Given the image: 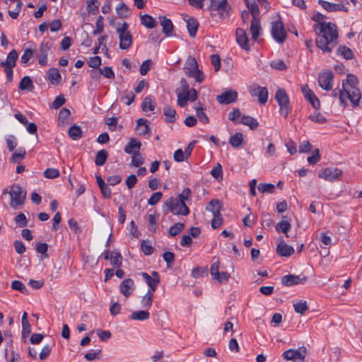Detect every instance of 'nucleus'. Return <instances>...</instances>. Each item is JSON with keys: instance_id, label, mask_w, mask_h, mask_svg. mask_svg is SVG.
I'll use <instances>...</instances> for the list:
<instances>
[{"instance_id": "nucleus-1", "label": "nucleus", "mask_w": 362, "mask_h": 362, "mask_svg": "<svg viewBox=\"0 0 362 362\" xmlns=\"http://www.w3.org/2000/svg\"><path fill=\"white\" fill-rule=\"evenodd\" d=\"M317 35L316 45L324 52H330L338 38L337 27L332 23H320L313 26Z\"/></svg>"}, {"instance_id": "nucleus-2", "label": "nucleus", "mask_w": 362, "mask_h": 362, "mask_svg": "<svg viewBox=\"0 0 362 362\" xmlns=\"http://www.w3.org/2000/svg\"><path fill=\"white\" fill-rule=\"evenodd\" d=\"M358 78L352 74H349L345 81L342 83V88L346 92L349 100L354 107L358 105L361 95L359 89L356 87Z\"/></svg>"}, {"instance_id": "nucleus-3", "label": "nucleus", "mask_w": 362, "mask_h": 362, "mask_svg": "<svg viewBox=\"0 0 362 362\" xmlns=\"http://www.w3.org/2000/svg\"><path fill=\"white\" fill-rule=\"evenodd\" d=\"M163 211L165 214L172 212L175 215L187 216L189 214V209L185 203H181L177 199L170 197L163 204Z\"/></svg>"}, {"instance_id": "nucleus-4", "label": "nucleus", "mask_w": 362, "mask_h": 362, "mask_svg": "<svg viewBox=\"0 0 362 362\" xmlns=\"http://www.w3.org/2000/svg\"><path fill=\"white\" fill-rule=\"evenodd\" d=\"M183 69L185 75L194 78L196 82L200 83L204 81V74L199 69L198 63L194 57L189 56L187 58Z\"/></svg>"}, {"instance_id": "nucleus-5", "label": "nucleus", "mask_w": 362, "mask_h": 362, "mask_svg": "<svg viewBox=\"0 0 362 362\" xmlns=\"http://www.w3.org/2000/svg\"><path fill=\"white\" fill-rule=\"evenodd\" d=\"M8 194L11 199L9 204L12 209H17L23 205L26 197V192L21 187L17 185H12Z\"/></svg>"}, {"instance_id": "nucleus-6", "label": "nucleus", "mask_w": 362, "mask_h": 362, "mask_svg": "<svg viewBox=\"0 0 362 362\" xmlns=\"http://www.w3.org/2000/svg\"><path fill=\"white\" fill-rule=\"evenodd\" d=\"M128 28L129 25L126 22H123L116 28L119 40V47L121 49H128L132 46V35Z\"/></svg>"}, {"instance_id": "nucleus-7", "label": "nucleus", "mask_w": 362, "mask_h": 362, "mask_svg": "<svg viewBox=\"0 0 362 362\" xmlns=\"http://www.w3.org/2000/svg\"><path fill=\"white\" fill-rule=\"evenodd\" d=\"M18 52L13 49L8 54L6 60L0 62V66L4 69L7 80L10 82L13 80V68L16 66Z\"/></svg>"}, {"instance_id": "nucleus-8", "label": "nucleus", "mask_w": 362, "mask_h": 362, "mask_svg": "<svg viewBox=\"0 0 362 362\" xmlns=\"http://www.w3.org/2000/svg\"><path fill=\"white\" fill-rule=\"evenodd\" d=\"M275 99L279 105L281 115L287 117L290 111V101L286 90L283 88L278 89L275 93Z\"/></svg>"}, {"instance_id": "nucleus-9", "label": "nucleus", "mask_w": 362, "mask_h": 362, "mask_svg": "<svg viewBox=\"0 0 362 362\" xmlns=\"http://www.w3.org/2000/svg\"><path fill=\"white\" fill-rule=\"evenodd\" d=\"M307 354V349L305 346H300L297 349H290L282 354V357L286 361L293 362H304Z\"/></svg>"}, {"instance_id": "nucleus-10", "label": "nucleus", "mask_w": 362, "mask_h": 362, "mask_svg": "<svg viewBox=\"0 0 362 362\" xmlns=\"http://www.w3.org/2000/svg\"><path fill=\"white\" fill-rule=\"evenodd\" d=\"M272 35L276 42L282 44L286 39L287 34L282 21L278 19L272 22Z\"/></svg>"}, {"instance_id": "nucleus-11", "label": "nucleus", "mask_w": 362, "mask_h": 362, "mask_svg": "<svg viewBox=\"0 0 362 362\" xmlns=\"http://www.w3.org/2000/svg\"><path fill=\"white\" fill-rule=\"evenodd\" d=\"M209 11H217L221 18H223L228 16L230 6L227 0H211L209 6Z\"/></svg>"}, {"instance_id": "nucleus-12", "label": "nucleus", "mask_w": 362, "mask_h": 362, "mask_svg": "<svg viewBox=\"0 0 362 362\" xmlns=\"http://www.w3.org/2000/svg\"><path fill=\"white\" fill-rule=\"evenodd\" d=\"M333 73L330 70H325V71L319 74L317 80L318 85L320 88L325 90H331L333 87Z\"/></svg>"}, {"instance_id": "nucleus-13", "label": "nucleus", "mask_w": 362, "mask_h": 362, "mask_svg": "<svg viewBox=\"0 0 362 362\" xmlns=\"http://www.w3.org/2000/svg\"><path fill=\"white\" fill-rule=\"evenodd\" d=\"M249 93L253 97H257L261 104H265L268 100V90L265 87H261L257 84H252L249 87Z\"/></svg>"}, {"instance_id": "nucleus-14", "label": "nucleus", "mask_w": 362, "mask_h": 362, "mask_svg": "<svg viewBox=\"0 0 362 362\" xmlns=\"http://www.w3.org/2000/svg\"><path fill=\"white\" fill-rule=\"evenodd\" d=\"M219 264L220 262L217 259L216 261H215L211 266L210 273L213 278L216 279L218 283H222L227 281L230 278V275L227 272H219Z\"/></svg>"}, {"instance_id": "nucleus-15", "label": "nucleus", "mask_w": 362, "mask_h": 362, "mask_svg": "<svg viewBox=\"0 0 362 362\" xmlns=\"http://www.w3.org/2000/svg\"><path fill=\"white\" fill-rule=\"evenodd\" d=\"M342 175V170L337 168H327L319 174V177L332 182L337 180Z\"/></svg>"}, {"instance_id": "nucleus-16", "label": "nucleus", "mask_w": 362, "mask_h": 362, "mask_svg": "<svg viewBox=\"0 0 362 362\" xmlns=\"http://www.w3.org/2000/svg\"><path fill=\"white\" fill-rule=\"evenodd\" d=\"M301 91L304 97L310 102L314 109H320V103L319 99L307 85H305L301 88Z\"/></svg>"}, {"instance_id": "nucleus-17", "label": "nucleus", "mask_w": 362, "mask_h": 362, "mask_svg": "<svg viewBox=\"0 0 362 362\" xmlns=\"http://www.w3.org/2000/svg\"><path fill=\"white\" fill-rule=\"evenodd\" d=\"M276 246V253L281 257H290L294 253V248L287 245L282 238H279Z\"/></svg>"}, {"instance_id": "nucleus-18", "label": "nucleus", "mask_w": 362, "mask_h": 362, "mask_svg": "<svg viewBox=\"0 0 362 362\" xmlns=\"http://www.w3.org/2000/svg\"><path fill=\"white\" fill-rule=\"evenodd\" d=\"M307 277L303 276L300 277V276L297 275H286L282 277L281 283L286 286H291L296 284H303L306 282Z\"/></svg>"}, {"instance_id": "nucleus-19", "label": "nucleus", "mask_w": 362, "mask_h": 362, "mask_svg": "<svg viewBox=\"0 0 362 362\" xmlns=\"http://www.w3.org/2000/svg\"><path fill=\"white\" fill-rule=\"evenodd\" d=\"M237 43L245 51L250 50L249 40L247 33L243 28H238L235 32Z\"/></svg>"}, {"instance_id": "nucleus-20", "label": "nucleus", "mask_w": 362, "mask_h": 362, "mask_svg": "<svg viewBox=\"0 0 362 362\" xmlns=\"http://www.w3.org/2000/svg\"><path fill=\"white\" fill-rule=\"evenodd\" d=\"M238 93L233 90H228L216 97V100L220 104H230L237 100Z\"/></svg>"}, {"instance_id": "nucleus-21", "label": "nucleus", "mask_w": 362, "mask_h": 362, "mask_svg": "<svg viewBox=\"0 0 362 362\" xmlns=\"http://www.w3.org/2000/svg\"><path fill=\"white\" fill-rule=\"evenodd\" d=\"M51 48V45L49 42H42L38 49V52L37 54V58L38 59V62L42 66L47 65V57L48 52H49Z\"/></svg>"}, {"instance_id": "nucleus-22", "label": "nucleus", "mask_w": 362, "mask_h": 362, "mask_svg": "<svg viewBox=\"0 0 362 362\" xmlns=\"http://www.w3.org/2000/svg\"><path fill=\"white\" fill-rule=\"evenodd\" d=\"M134 288V282L132 279H124L119 286V291L126 297H129Z\"/></svg>"}, {"instance_id": "nucleus-23", "label": "nucleus", "mask_w": 362, "mask_h": 362, "mask_svg": "<svg viewBox=\"0 0 362 362\" xmlns=\"http://www.w3.org/2000/svg\"><path fill=\"white\" fill-rule=\"evenodd\" d=\"M318 3L324 9L329 12L337 11H347V8L340 4H333L324 0H319Z\"/></svg>"}, {"instance_id": "nucleus-24", "label": "nucleus", "mask_w": 362, "mask_h": 362, "mask_svg": "<svg viewBox=\"0 0 362 362\" xmlns=\"http://www.w3.org/2000/svg\"><path fill=\"white\" fill-rule=\"evenodd\" d=\"M158 19H159L160 25L163 28V33L166 36H170L171 33L173 30V25L172 21L169 18H167L165 16H159Z\"/></svg>"}, {"instance_id": "nucleus-25", "label": "nucleus", "mask_w": 362, "mask_h": 362, "mask_svg": "<svg viewBox=\"0 0 362 362\" xmlns=\"http://www.w3.org/2000/svg\"><path fill=\"white\" fill-rule=\"evenodd\" d=\"M261 25L259 23V20L258 18H252L250 27V31L252 35V40L254 41H256L259 36L260 31H261Z\"/></svg>"}, {"instance_id": "nucleus-26", "label": "nucleus", "mask_w": 362, "mask_h": 362, "mask_svg": "<svg viewBox=\"0 0 362 362\" xmlns=\"http://www.w3.org/2000/svg\"><path fill=\"white\" fill-rule=\"evenodd\" d=\"M136 130L140 136H144L149 133V127L148 121L143 118H139L136 120Z\"/></svg>"}, {"instance_id": "nucleus-27", "label": "nucleus", "mask_w": 362, "mask_h": 362, "mask_svg": "<svg viewBox=\"0 0 362 362\" xmlns=\"http://www.w3.org/2000/svg\"><path fill=\"white\" fill-rule=\"evenodd\" d=\"M185 21H186L187 28L189 35L194 37L199 27L198 21L195 18L191 17H188V18L185 19Z\"/></svg>"}, {"instance_id": "nucleus-28", "label": "nucleus", "mask_w": 362, "mask_h": 362, "mask_svg": "<svg viewBox=\"0 0 362 362\" xmlns=\"http://www.w3.org/2000/svg\"><path fill=\"white\" fill-rule=\"evenodd\" d=\"M285 216L283 217L282 220L278 222L275 226L276 230L278 233H282L286 234V237H289L287 233L290 230L291 228V223L284 219Z\"/></svg>"}, {"instance_id": "nucleus-29", "label": "nucleus", "mask_w": 362, "mask_h": 362, "mask_svg": "<svg viewBox=\"0 0 362 362\" xmlns=\"http://www.w3.org/2000/svg\"><path fill=\"white\" fill-rule=\"evenodd\" d=\"M141 275L147 285L149 286V289L148 291H152V293H153L156 290L158 285L160 284V280L153 279L146 272L141 273Z\"/></svg>"}, {"instance_id": "nucleus-30", "label": "nucleus", "mask_w": 362, "mask_h": 362, "mask_svg": "<svg viewBox=\"0 0 362 362\" xmlns=\"http://www.w3.org/2000/svg\"><path fill=\"white\" fill-rule=\"evenodd\" d=\"M141 146V142L134 138H131L129 139V143L125 146L124 151L128 154H133L134 150H136L137 151L140 149Z\"/></svg>"}, {"instance_id": "nucleus-31", "label": "nucleus", "mask_w": 362, "mask_h": 362, "mask_svg": "<svg viewBox=\"0 0 362 362\" xmlns=\"http://www.w3.org/2000/svg\"><path fill=\"white\" fill-rule=\"evenodd\" d=\"M48 79L53 85H58L61 81V74L56 68H52L47 71Z\"/></svg>"}, {"instance_id": "nucleus-32", "label": "nucleus", "mask_w": 362, "mask_h": 362, "mask_svg": "<svg viewBox=\"0 0 362 362\" xmlns=\"http://www.w3.org/2000/svg\"><path fill=\"white\" fill-rule=\"evenodd\" d=\"M71 112L69 109L63 107L59 112V124L65 125L70 124L71 119L70 117Z\"/></svg>"}, {"instance_id": "nucleus-33", "label": "nucleus", "mask_w": 362, "mask_h": 362, "mask_svg": "<svg viewBox=\"0 0 362 362\" xmlns=\"http://www.w3.org/2000/svg\"><path fill=\"white\" fill-rule=\"evenodd\" d=\"M222 205L220 201L217 199L211 200L207 205L206 209L211 211L213 215L221 214Z\"/></svg>"}, {"instance_id": "nucleus-34", "label": "nucleus", "mask_w": 362, "mask_h": 362, "mask_svg": "<svg viewBox=\"0 0 362 362\" xmlns=\"http://www.w3.org/2000/svg\"><path fill=\"white\" fill-rule=\"evenodd\" d=\"M229 144L234 148H238L243 144V136L240 132H236L229 138Z\"/></svg>"}, {"instance_id": "nucleus-35", "label": "nucleus", "mask_w": 362, "mask_h": 362, "mask_svg": "<svg viewBox=\"0 0 362 362\" xmlns=\"http://www.w3.org/2000/svg\"><path fill=\"white\" fill-rule=\"evenodd\" d=\"M18 88L21 90H32L34 88V86L29 76H24L22 78L19 83Z\"/></svg>"}, {"instance_id": "nucleus-36", "label": "nucleus", "mask_w": 362, "mask_h": 362, "mask_svg": "<svg viewBox=\"0 0 362 362\" xmlns=\"http://www.w3.org/2000/svg\"><path fill=\"white\" fill-rule=\"evenodd\" d=\"M150 313L147 310H139L134 312L130 315V319L133 320H146L149 318Z\"/></svg>"}, {"instance_id": "nucleus-37", "label": "nucleus", "mask_w": 362, "mask_h": 362, "mask_svg": "<svg viewBox=\"0 0 362 362\" xmlns=\"http://www.w3.org/2000/svg\"><path fill=\"white\" fill-rule=\"evenodd\" d=\"M107 156H108V152L106 150L103 149V150L99 151L97 153L95 158V165L98 166L103 165L105 164V163L106 162Z\"/></svg>"}, {"instance_id": "nucleus-38", "label": "nucleus", "mask_w": 362, "mask_h": 362, "mask_svg": "<svg viewBox=\"0 0 362 362\" xmlns=\"http://www.w3.org/2000/svg\"><path fill=\"white\" fill-rule=\"evenodd\" d=\"M163 114L165 117V121L173 123L175 121L176 111L170 106H165L163 108Z\"/></svg>"}, {"instance_id": "nucleus-39", "label": "nucleus", "mask_w": 362, "mask_h": 362, "mask_svg": "<svg viewBox=\"0 0 362 362\" xmlns=\"http://www.w3.org/2000/svg\"><path fill=\"white\" fill-rule=\"evenodd\" d=\"M153 296L154 295L153 293H152V291H148L141 298V307L144 308H149L152 305Z\"/></svg>"}, {"instance_id": "nucleus-40", "label": "nucleus", "mask_w": 362, "mask_h": 362, "mask_svg": "<svg viewBox=\"0 0 362 362\" xmlns=\"http://www.w3.org/2000/svg\"><path fill=\"white\" fill-rule=\"evenodd\" d=\"M240 122L244 125L250 127L252 130L256 129L259 125L257 119L250 116H243Z\"/></svg>"}, {"instance_id": "nucleus-41", "label": "nucleus", "mask_w": 362, "mask_h": 362, "mask_svg": "<svg viewBox=\"0 0 362 362\" xmlns=\"http://www.w3.org/2000/svg\"><path fill=\"white\" fill-rule=\"evenodd\" d=\"M141 23L148 28H153L156 25V20L148 14H144L141 16Z\"/></svg>"}, {"instance_id": "nucleus-42", "label": "nucleus", "mask_w": 362, "mask_h": 362, "mask_svg": "<svg viewBox=\"0 0 362 362\" xmlns=\"http://www.w3.org/2000/svg\"><path fill=\"white\" fill-rule=\"evenodd\" d=\"M68 134L73 140H78L81 138L82 132L78 126L73 125L69 128Z\"/></svg>"}, {"instance_id": "nucleus-43", "label": "nucleus", "mask_w": 362, "mask_h": 362, "mask_svg": "<svg viewBox=\"0 0 362 362\" xmlns=\"http://www.w3.org/2000/svg\"><path fill=\"white\" fill-rule=\"evenodd\" d=\"M110 260L112 266L119 267L122 264V257L119 252L113 251L111 253Z\"/></svg>"}, {"instance_id": "nucleus-44", "label": "nucleus", "mask_w": 362, "mask_h": 362, "mask_svg": "<svg viewBox=\"0 0 362 362\" xmlns=\"http://www.w3.org/2000/svg\"><path fill=\"white\" fill-rule=\"evenodd\" d=\"M293 308L296 313L303 315L308 310V306L305 300H300L293 303Z\"/></svg>"}, {"instance_id": "nucleus-45", "label": "nucleus", "mask_w": 362, "mask_h": 362, "mask_svg": "<svg viewBox=\"0 0 362 362\" xmlns=\"http://www.w3.org/2000/svg\"><path fill=\"white\" fill-rule=\"evenodd\" d=\"M141 108L143 111H153L155 108V103L151 97H146L141 104Z\"/></svg>"}, {"instance_id": "nucleus-46", "label": "nucleus", "mask_w": 362, "mask_h": 362, "mask_svg": "<svg viewBox=\"0 0 362 362\" xmlns=\"http://www.w3.org/2000/svg\"><path fill=\"white\" fill-rule=\"evenodd\" d=\"M177 96V104L182 107H185L187 105L188 92H178L175 91Z\"/></svg>"}, {"instance_id": "nucleus-47", "label": "nucleus", "mask_w": 362, "mask_h": 362, "mask_svg": "<svg viewBox=\"0 0 362 362\" xmlns=\"http://www.w3.org/2000/svg\"><path fill=\"white\" fill-rule=\"evenodd\" d=\"M117 14L122 18H126L130 16L131 11L126 4L120 3L116 8Z\"/></svg>"}, {"instance_id": "nucleus-48", "label": "nucleus", "mask_w": 362, "mask_h": 362, "mask_svg": "<svg viewBox=\"0 0 362 362\" xmlns=\"http://www.w3.org/2000/svg\"><path fill=\"white\" fill-rule=\"evenodd\" d=\"M11 287L13 290L18 291L23 294H28V291L25 286L20 281H13L11 282Z\"/></svg>"}, {"instance_id": "nucleus-49", "label": "nucleus", "mask_w": 362, "mask_h": 362, "mask_svg": "<svg viewBox=\"0 0 362 362\" xmlns=\"http://www.w3.org/2000/svg\"><path fill=\"white\" fill-rule=\"evenodd\" d=\"M337 51L338 53L343 56L346 59H351L353 58V52L351 49L346 46H340Z\"/></svg>"}, {"instance_id": "nucleus-50", "label": "nucleus", "mask_w": 362, "mask_h": 362, "mask_svg": "<svg viewBox=\"0 0 362 362\" xmlns=\"http://www.w3.org/2000/svg\"><path fill=\"white\" fill-rule=\"evenodd\" d=\"M25 155V151L23 149H18V152L14 153L11 158L10 161L13 163H19L24 158Z\"/></svg>"}, {"instance_id": "nucleus-51", "label": "nucleus", "mask_w": 362, "mask_h": 362, "mask_svg": "<svg viewBox=\"0 0 362 362\" xmlns=\"http://www.w3.org/2000/svg\"><path fill=\"white\" fill-rule=\"evenodd\" d=\"M184 223H177L170 228L169 234L171 236H175L178 235L184 229Z\"/></svg>"}, {"instance_id": "nucleus-52", "label": "nucleus", "mask_w": 362, "mask_h": 362, "mask_svg": "<svg viewBox=\"0 0 362 362\" xmlns=\"http://www.w3.org/2000/svg\"><path fill=\"white\" fill-rule=\"evenodd\" d=\"M211 175L216 180H222L223 178V170L222 166L220 163H217L216 165L211 171Z\"/></svg>"}, {"instance_id": "nucleus-53", "label": "nucleus", "mask_w": 362, "mask_h": 362, "mask_svg": "<svg viewBox=\"0 0 362 362\" xmlns=\"http://www.w3.org/2000/svg\"><path fill=\"white\" fill-rule=\"evenodd\" d=\"M196 116L198 117L199 121L204 124H208L209 122L208 117L203 112V107L202 106L196 107Z\"/></svg>"}, {"instance_id": "nucleus-54", "label": "nucleus", "mask_w": 362, "mask_h": 362, "mask_svg": "<svg viewBox=\"0 0 362 362\" xmlns=\"http://www.w3.org/2000/svg\"><path fill=\"white\" fill-rule=\"evenodd\" d=\"M88 13H95L98 11V0H86Z\"/></svg>"}, {"instance_id": "nucleus-55", "label": "nucleus", "mask_w": 362, "mask_h": 362, "mask_svg": "<svg viewBox=\"0 0 362 362\" xmlns=\"http://www.w3.org/2000/svg\"><path fill=\"white\" fill-rule=\"evenodd\" d=\"M320 150L318 148H315L313 151V155L308 157L307 160L310 164L315 165L320 161Z\"/></svg>"}, {"instance_id": "nucleus-56", "label": "nucleus", "mask_w": 362, "mask_h": 362, "mask_svg": "<svg viewBox=\"0 0 362 362\" xmlns=\"http://www.w3.org/2000/svg\"><path fill=\"white\" fill-rule=\"evenodd\" d=\"M258 191L261 193L269 192L272 193L274 192V185L273 184H264L260 183L257 187Z\"/></svg>"}, {"instance_id": "nucleus-57", "label": "nucleus", "mask_w": 362, "mask_h": 362, "mask_svg": "<svg viewBox=\"0 0 362 362\" xmlns=\"http://www.w3.org/2000/svg\"><path fill=\"white\" fill-rule=\"evenodd\" d=\"M99 74H101L104 76V77L110 79L115 78L114 71L109 66H105L103 69H99Z\"/></svg>"}, {"instance_id": "nucleus-58", "label": "nucleus", "mask_w": 362, "mask_h": 362, "mask_svg": "<svg viewBox=\"0 0 362 362\" xmlns=\"http://www.w3.org/2000/svg\"><path fill=\"white\" fill-rule=\"evenodd\" d=\"M34 56V50L32 49H25L21 57V62L26 64Z\"/></svg>"}, {"instance_id": "nucleus-59", "label": "nucleus", "mask_w": 362, "mask_h": 362, "mask_svg": "<svg viewBox=\"0 0 362 362\" xmlns=\"http://www.w3.org/2000/svg\"><path fill=\"white\" fill-rule=\"evenodd\" d=\"M309 119L319 124H324L327 121L325 116L320 112H314L313 114L309 116Z\"/></svg>"}, {"instance_id": "nucleus-60", "label": "nucleus", "mask_w": 362, "mask_h": 362, "mask_svg": "<svg viewBox=\"0 0 362 362\" xmlns=\"http://www.w3.org/2000/svg\"><path fill=\"white\" fill-rule=\"evenodd\" d=\"M144 161V158L141 156V155L139 152H136L133 153L132 158V163L135 167L140 166Z\"/></svg>"}, {"instance_id": "nucleus-61", "label": "nucleus", "mask_w": 362, "mask_h": 362, "mask_svg": "<svg viewBox=\"0 0 362 362\" xmlns=\"http://www.w3.org/2000/svg\"><path fill=\"white\" fill-rule=\"evenodd\" d=\"M152 66V62L151 59H146L145 60L141 65L140 67V74L142 76L146 75L148 71L150 70L151 67Z\"/></svg>"}, {"instance_id": "nucleus-62", "label": "nucleus", "mask_w": 362, "mask_h": 362, "mask_svg": "<svg viewBox=\"0 0 362 362\" xmlns=\"http://www.w3.org/2000/svg\"><path fill=\"white\" fill-rule=\"evenodd\" d=\"M45 177L49 179H54L59 176V172L56 168H47L44 172Z\"/></svg>"}, {"instance_id": "nucleus-63", "label": "nucleus", "mask_w": 362, "mask_h": 362, "mask_svg": "<svg viewBox=\"0 0 362 362\" xmlns=\"http://www.w3.org/2000/svg\"><path fill=\"white\" fill-rule=\"evenodd\" d=\"M248 9L252 16V18H258L257 17L259 14V10L255 1L251 2V4H248Z\"/></svg>"}, {"instance_id": "nucleus-64", "label": "nucleus", "mask_w": 362, "mask_h": 362, "mask_svg": "<svg viewBox=\"0 0 362 362\" xmlns=\"http://www.w3.org/2000/svg\"><path fill=\"white\" fill-rule=\"evenodd\" d=\"M15 221L20 227H25L28 225V219L23 213L18 214L15 217Z\"/></svg>"}]
</instances>
